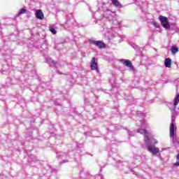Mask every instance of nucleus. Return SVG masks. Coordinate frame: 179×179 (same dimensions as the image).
<instances>
[{"mask_svg":"<svg viewBox=\"0 0 179 179\" xmlns=\"http://www.w3.org/2000/svg\"><path fill=\"white\" fill-rule=\"evenodd\" d=\"M159 19L163 27H164L165 29H170V24H169V18L163 15H159Z\"/></svg>","mask_w":179,"mask_h":179,"instance_id":"1","label":"nucleus"},{"mask_svg":"<svg viewBox=\"0 0 179 179\" xmlns=\"http://www.w3.org/2000/svg\"><path fill=\"white\" fill-rule=\"evenodd\" d=\"M90 68L91 71H96V72L98 73L100 72V70L99 69V64H97V59L96 57H93L91 59Z\"/></svg>","mask_w":179,"mask_h":179,"instance_id":"2","label":"nucleus"},{"mask_svg":"<svg viewBox=\"0 0 179 179\" xmlns=\"http://www.w3.org/2000/svg\"><path fill=\"white\" fill-rule=\"evenodd\" d=\"M90 44H92L93 45H96L98 48H106V43L101 41H93L90 39L89 41Z\"/></svg>","mask_w":179,"mask_h":179,"instance_id":"3","label":"nucleus"},{"mask_svg":"<svg viewBox=\"0 0 179 179\" xmlns=\"http://www.w3.org/2000/svg\"><path fill=\"white\" fill-rule=\"evenodd\" d=\"M148 150L150 152L153 156H156V155L160 152L159 148L152 145L148 146Z\"/></svg>","mask_w":179,"mask_h":179,"instance_id":"4","label":"nucleus"},{"mask_svg":"<svg viewBox=\"0 0 179 179\" xmlns=\"http://www.w3.org/2000/svg\"><path fill=\"white\" fill-rule=\"evenodd\" d=\"M139 134H141V135H145V143H149L150 142V138H149V134H148V131L145 129H138Z\"/></svg>","mask_w":179,"mask_h":179,"instance_id":"5","label":"nucleus"},{"mask_svg":"<svg viewBox=\"0 0 179 179\" xmlns=\"http://www.w3.org/2000/svg\"><path fill=\"white\" fill-rule=\"evenodd\" d=\"M122 61H123L124 65H125L128 68H130V69H132V71H134V69H135V67H134V65H132V62H131V60L123 59Z\"/></svg>","mask_w":179,"mask_h":179,"instance_id":"6","label":"nucleus"},{"mask_svg":"<svg viewBox=\"0 0 179 179\" xmlns=\"http://www.w3.org/2000/svg\"><path fill=\"white\" fill-rule=\"evenodd\" d=\"M36 16L37 19H39L40 20L44 19V13H43L41 10H36Z\"/></svg>","mask_w":179,"mask_h":179,"instance_id":"7","label":"nucleus"},{"mask_svg":"<svg viewBox=\"0 0 179 179\" xmlns=\"http://www.w3.org/2000/svg\"><path fill=\"white\" fill-rule=\"evenodd\" d=\"M174 137V122H171L170 127V138Z\"/></svg>","mask_w":179,"mask_h":179,"instance_id":"8","label":"nucleus"},{"mask_svg":"<svg viewBox=\"0 0 179 179\" xmlns=\"http://www.w3.org/2000/svg\"><path fill=\"white\" fill-rule=\"evenodd\" d=\"M165 66L166 68H171V59L167 58L165 59Z\"/></svg>","mask_w":179,"mask_h":179,"instance_id":"9","label":"nucleus"},{"mask_svg":"<svg viewBox=\"0 0 179 179\" xmlns=\"http://www.w3.org/2000/svg\"><path fill=\"white\" fill-rule=\"evenodd\" d=\"M171 51L173 55H176L178 51V48H177L176 45H173L171 48Z\"/></svg>","mask_w":179,"mask_h":179,"instance_id":"10","label":"nucleus"},{"mask_svg":"<svg viewBox=\"0 0 179 179\" xmlns=\"http://www.w3.org/2000/svg\"><path fill=\"white\" fill-rule=\"evenodd\" d=\"M112 3L117 8H121V3H120V1H113Z\"/></svg>","mask_w":179,"mask_h":179,"instance_id":"11","label":"nucleus"},{"mask_svg":"<svg viewBox=\"0 0 179 179\" xmlns=\"http://www.w3.org/2000/svg\"><path fill=\"white\" fill-rule=\"evenodd\" d=\"M24 13H26V9L24 8H21L17 13V16H20V15H23Z\"/></svg>","mask_w":179,"mask_h":179,"instance_id":"12","label":"nucleus"},{"mask_svg":"<svg viewBox=\"0 0 179 179\" xmlns=\"http://www.w3.org/2000/svg\"><path fill=\"white\" fill-rule=\"evenodd\" d=\"M50 31H51V33H52V34H57V31H55V29L51 27H50Z\"/></svg>","mask_w":179,"mask_h":179,"instance_id":"13","label":"nucleus"},{"mask_svg":"<svg viewBox=\"0 0 179 179\" xmlns=\"http://www.w3.org/2000/svg\"><path fill=\"white\" fill-rule=\"evenodd\" d=\"M154 26H155V27H156L157 29H159V27H160V26L159 25V24H157V23H156V22L154 23Z\"/></svg>","mask_w":179,"mask_h":179,"instance_id":"14","label":"nucleus"},{"mask_svg":"<svg viewBox=\"0 0 179 179\" xmlns=\"http://www.w3.org/2000/svg\"><path fill=\"white\" fill-rule=\"evenodd\" d=\"M152 141H153L154 145H156V143H157V140L152 138Z\"/></svg>","mask_w":179,"mask_h":179,"instance_id":"15","label":"nucleus"},{"mask_svg":"<svg viewBox=\"0 0 179 179\" xmlns=\"http://www.w3.org/2000/svg\"><path fill=\"white\" fill-rule=\"evenodd\" d=\"M173 166H179V162H176L173 164Z\"/></svg>","mask_w":179,"mask_h":179,"instance_id":"16","label":"nucleus"},{"mask_svg":"<svg viewBox=\"0 0 179 179\" xmlns=\"http://www.w3.org/2000/svg\"><path fill=\"white\" fill-rule=\"evenodd\" d=\"M110 1H117V0H110Z\"/></svg>","mask_w":179,"mask_h":179,"instance_id":"17","label":"nucleus"}]
</instances>
